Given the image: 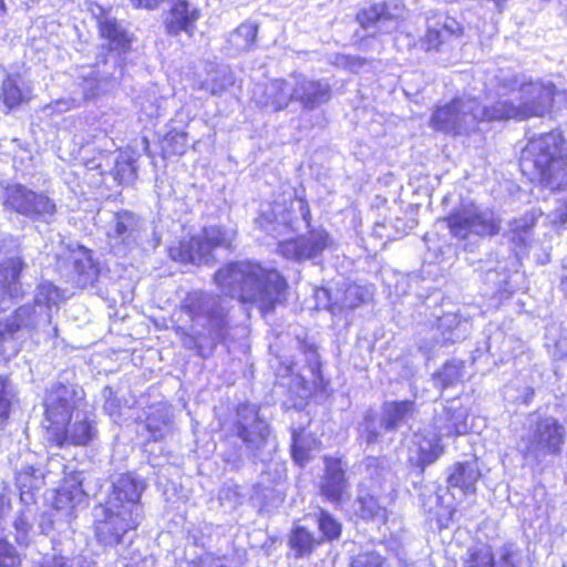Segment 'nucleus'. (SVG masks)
<instances>
[{"label": "nucleus", "mask_w": 567, "mask_h": 567, "mask_svg": "<svg viewBox=\"0 0 567 567\" xmlns=\"http://www.w3.org/2000/svg\"><path fill=\"white\" fill-rule=\"evenodd\" d=\"M145 487L144 480L131 473L121 474L113 481L105 502L93 509L94 534L100 544L116 546L138 527L143 519L140 499Z\"/></svg>", "instance_id": "1"}, {"label": "nucleus", "mask_w": 567, "mask_h": 567, "mask_svg": "<svg viewBox=\"0 0 567 567\" xmlns=\"http://www.w3.org/2000/svg\"><path fill=\"white\" fill-rule=\"evenodd\" d=\"M220 290L243 303H251L265 315L280 302L287 288L285 278L259 262L238 261L220 268L215 275Z\"/></svg>", "instance_id": "2"}, {"label": "nucleus", "mask_w": 567, "mask_h": 567, "mask_svg": "<svg viewBox=\"0 0 567 567\" xmlns=\"http://www.w3.org/2000/svg\"><path fill=\"white\" fill-rule=\"evenodd\" d=\"M486 90L498 96L492 114L498 121L544 116L551 107L556 92L551 82H523L508 70H497Z\"/></svg>", "instance_id": "3"}, {"label": "nucleus", "mask_w": 567, "mask_h": 567, "mask_svg": "<svg viewBox=\"0 0 567 567\" xmlns=\"http://www.w3.org/2000/svg\"><path fill=\"white\" fill-rule=\"evenodd\" d=\"M560 143V134L554 132L532 138L519 159L524 173L538 177L551 190L567 189V157L561 154ZM551 221L567 223V200L555 208Z\"/></svg>", "instance_id": "4"}, {"label": "nucleus", "mask_w": 567, "mask_h": 567, "mask_svg": "<svg viewBox=\"0 0 567 567\" xmlns=\"http://www.w3.org/2000/svg\"><path fill=\"white\" fill-rule=\"evenodd\" d=\"M493 113L494 104L482 106L476 99L461 97L439 107L431 117V125L447 134H468L481 121H498L492 117Z\"/></svg>", "instance_id": "5"}, {"label": "nucleus", "mask_w": 567, "mask_h": 567, "mask_svg": "<svg viewBox=\"0 0 567 567\" xmlns=\"http://www.w3.org/2000/svg\"><path fill=\"white\" fill-rule=\"evenodd\" d=\"M566 430L554 416L530 415L528 432L517 442V450L525 458L542 462L546 456L561 453Z\"/></svg>", "instance_id": "6"}, {"label": "nucleus", "mask_w": 567, "mask_h": 567, "mask_svg": "<svg viewBox=\"0 0 567 567\" xmlns=\"http://www.w3.org/2000/svg\"><path fill=\"white\" fill-rule=\"evenodd\" d=\"M61 300L62 293L53 284L41 282L33 306H22L4 322H0V338L13 337L22 328L34 329L41 323H51V310Z\"/></svg>", "instance_id": "7"}, {"label": "nucleus", "mask_w": 567, "mask_h": 567, "mask_svg": "<svg viewBox=\"0 0 567 567\" xmlns=\"http://www.w3.org/2000/svg\"><path fill=\"white\" fill-rule=\"evenodd\" d=\"M235 431L254 458L264 463L271 457L276 444L268 423L259 415L258 405L243 403L238 406Z\"/></svg>", "instance_id": "8"}, {"label": "nucleus", "mask_w": 567, "mask_h": 567, "mask_svg": "<svg viewBox=\"0 0 567 567\" xmlns=\"http://www.w3.org/2000/svg\"><path fill=\"white\" fill-rule=\"evenodd\" d=\"M182 309L195 324L204 328L203 331H195L196 334L205 336L207 333L213 341L226 339V308L221 305L219 297L203 291H193L184 299Z\"/></svg>", "instance_id": "9"}, {"label": "nucleus", "mask_w": 567, "mask_h": 567, "mask_svg": "<svg viewBox=\"0 0 567 567\" xmlns=\"http://www.w3.org/2000/svg\"><path fill=\"white\" fill-rule=\"evenodd\" d=\"M2 205L6 209L20 214L31 220L50 224L56 205L43 192H34L22 184H9L4 187Z\"/></svg>", "instance_id": "10"}, {"label": "nucleus", "mask_w": 567, "mask_h": 567, "mask_svg": "<svg viewBox=\"0 0 567 567\" xmlns=\"http://www.w3.org/2000/svg\"><path fill=\"white\" fill-rule=\"evenodd\" d=\"M84 395L83 389L76 384L56 383L49 389L44 400L45 416L50 422L49 434L53 429L66 425L73 414L74 417H80L85 405Z\"/></svg>", "instance_id": "11"}, {"label": "nucleus", "mask_w": 567, "mask_h": 567, "mask_svg": "<svg viewBox=\"0 0 567 567\" xmlns=\"http://www.w3.org/2000/svg\"><path fill=\"white\" fill-rule=\"evenodd\" d=\"M446 221L451 234L460 239L470 235L493 236L499 231V221L494 213L473 203L462 204Z\"/></svg>", "instance_id": "12"}, {"label": "nucleus", "mask_w": 567, "mask_h": 567, "mask_svg": "<svg viewBox=\"0 0 567 567\" xmlns=\"http://www.w3.org/2000/svg\"><path fill=\"white\" fill-rule=\"evenodd\" d=\"M465 332L466 323H463L456 313H446L431 328L429 337L420 339L419 349L430 355L437 347H445L463 339Z\"/></svg>", "instance_id": "13"}, {"label": "nucleus", "mask_w": 567, "mask_h": 567, "mask_svg": "<svg viewBox=\"0 0 567 567\" xmlns=\"http://www.w3.org/2000/svg\"><path fill=\"white\" fill-rule=\"evenodd\" d=\"M329 244L328 233L323 229H315L296 239L281 241L278 248L287 259L302 261L317 258Z\"/></svg>", "instance_id": "14"}, {"label": "nucleus", "mask_w": 567, "mask_h": 567, "mask_svg": "<svg viewBox=\"0 0 567 567\" xmlns=\"http://www.w3.org/2000/svg\"><path fill=\"white\" fill-rule=\"evenodd\" d=\"M292 101L303 109L315 110L331 99V86L324 80H312L302 75L291 78Z\"/></svg>", "instance_id": "15"}, {"label": "nucleus", "mask_w": 567, "mask_h": 567, "mask_svg": "<svg viewBox=\"0 0 567 567\" xmlns=\"http://www.w3.org/2000/svg\"><path fill=\"white\" fill-rule=\"evenodd\" d=\"M495 560L492 549L486 545L471 547L467 550L466 567H520L522 554L513 544L503 545Z\"/></svg>", "instance_id": "16"}, {"label": "nucleus", "mask_w": 567, "mask_h": 567, "mask_svg": "<svg viewBox=\"0 0 567 567\" xmlns=\"http://www.w3.org/2000/svg\"><path fill=\"white\" fill-rule=\"evenodd\" d=\"M463 34L462 24L454 18L443 13L427 19V31L424 37L426 50H439L444 44L458 39Z\"/></svg>", "instance_id": "17"}, {"label": "nucleus", "mask_w": 567, "mask_h": 567, "mask_svg": "<svg viewBox=\"0 0 567 567\" xmlns=\"http://www.w3.org/2000/svg\"><path fill=\"white\" fill-rule=\"evenodd\" d=\"M74 419L73 423L69 422L66 425H62V429H53L50 439L58 446L62 447L65 444L86 445L95 437L96 430L93 421L90 420L84 410L81 411L80 417Z\"/></svg>", "instance_id": "18"}, {"label": "nucleus", "mask_w": 567, "mask_h": 567, "mask_svg": "<svg viewBox=\"0 0 567 567\" xmlns=\"http://www.w3.org/2000/svg\"><path fill=\"white\" fill-rule=\"evenodd\" d=\"M252 99L261 107L274 112L287 107L289 102L292 101L291 79H277L265 85H256L252 92Z\"/></svg>", "instance_id": "19"}, {"label": "nucleus", "mask_w": 567, "mask_h": 567, "mask_svg": "<svg viewBox=\"0 0 567 567\" xmlns=\"http://www.w3.org/2000/svg\"><path fill=\"white\" fill-rule=\"evenodd\" d=\"M140 233V220L136 215L124 210L113 215L106 228L110 245L114 249L128 246L136 240Z\"/></svg>", "instance_id": "20"}, {"label": "nucleus", "mask_w": 567, "mask_h": 567, "mask_svg": "<svg viewBox=\"0 0 567 567\" xmlns=\"http://www.w3.org/2000/svg\"><path fill=\"white\" fill-rule=\"evenodd\" d=\"M326 471L320 483L321 495L329 502L338 505L348 493V482L344 470L338 458L324 457Z\"/></svg>", "instance_id": "21"}, {"label": "nucleus", "mask_w": 567, "mask_h": 567, "mask_svg": "<svg viewBox=\"0 0 567 567\" xmlns=\"http://www.w3.org/2000/svg\"><path fill=\"white\" fill-rule=\"evenodd\" d=\"M169 257L183 264H209L213 261V255H209V247L205 244L200 235L184 238L169 247Z\"/></svg>", "instance_id": "22"}, {"label": "nucleus", "mask_w": 567, "mask_h": 567, "mask_svg": "<svg viewBox=\"0 0 567 567\" xmlns=\"http://www.w3.org/2000/svg\"><path fill=\"white\" fill-rule=\"evenodd\" d=\"M466 420L467 411L453 400L435 417L434 426L443 436L463 435L468 431Z\"/></svg>", "instance_id": "23"}, {"label": "nucleus", "mask_w": 567, "mask_h": 567, "mask_svg": "<svg viewBox=\"0 0 567 567\" xmlns=\"http://www.w3.org/2000/svg\"><path fill=\"white\" fill-rule=\"evenodd\" d=\"M199 19V11L186 0H176L165 21L169 34L177 35L182 31L192 34L196 21Z\"/></svg>", "instance_id": "24"}, {"label": "nucleus", "mask_w": 567, "mask_h": 567, "mask_svg": "<svg viewBox=\"0 0 567 567\" xmlns=\"http://www.w3.org/2000/svg\"><path fill=\"white\" fill-rule=\"evenodd\" d=\"M25 266L21 256L7 258L0 266V303L7 297L12 299L21 293L19 278Z\"/></svg>", "instance_id": "25"}, {"label": "nucleus", "mask_w": 567, "mask_h": 567, "mask_svg": "<svg viewBox=\"0 0 567 567\" xmlns=\"http://www.w3.org/2000/svg\"><path fill=\"white\" fill-rule=\"evenodd\" d=\"M447 484L460 488L464 494L475 493V484L481 473L475 460L458 462L449 470Z\"/></svg>", "instance_id": "26"}, {"label": "nucleus", "mask_w": 567, "mask_h": 567, "mask_svg": "<svg viewBox=\"0 0 567 567\" xmlns=\"http://www.w3.org/2000/svg\"><path fill=\"white\" fill-rule=\"evenodd\" d=\"M414 411V402L409 400L385 402L382 406L381 425L385 431L394 432L413 416Z\"/></svg>", "instance_id": "27"}, {"label": "nucleus", "mask_w": 567, "mask_h": 567, "mask_svg": "<svg viewBox=\"0 0 567 567\" xmlns=\"http://www.w3.org/2000/svg\"><path fill=\"white\" fill-rule=\"evenodd\" d=\"M440 432L435 433L430 429H424L414 435L419 462L422 465L434 463L443 453V446L440 443Z\"/></svg>", "instance_id": "28"}, {"label": "nucleus", "mask_w": 567, "mask_h": 567, "mask_svg": "<svg viewBox=\"0 0 567 567\" xmlns=\"http://www.w3.org/2000/svg\"><path fill=\"white\" fill-rule=\"evenodd\" d=\"M85 496L81 482L75 480L72 484L65 483L56 491L53 506L55 511L65 512V516H69L73 508L85 502Z\"/></svg>", "instance_id": "29"}, {"label": "nucleus", "mask_w": 567, "mask_h": 567, "mask_svg": "<svg viewBox=\"0 0 567 567\" xmlns=\"http://www.w3.org/2000/svg\"><path fill=\"white\" fill-rule=\"evenodd\" d=\"M235 83V76L227 65H210L207 78L202 83V89L210 92L213 95L220 94L231 87Z\"/></svg>", "instance_id": "30"}, {"label": "nucleus", "mask_w": 567, "mask_h": 567, "mask_svg": "<svg viewBox=\"0 0 567 567\" xmlns=\"http://www.w3.org/2000/svg\"><path fill=\"white\" fill-rule=\"evenodd\" d=\"M72 264L79 286L85 287L92 285L97 278L99 271L93 264L90 250L84 248L79 249L72 257Z\"/></svg>", "instance_id": "31"}, {"label": "nucleus", "mask_w": 567, "mask_h": 567, "mask_svg": "<svg viewBox=\"0 0 567 567\" xmlns=\"http://www.w3.org/2000/svg\"><path fill=\"white\" fill-rule=\"evenodd\" d=\"M319 450V441L303 430L292 433V457L296 463L302 466L311 456V453Z\"/></svg>", "instance_id": "32"}, {"label": "nucleus", "mask_w": 567, "mask_h": 567, "mask_svg": "<svg viewBox=\"0 0 567 567\" xmlns=\"http://www.w3.org/2000/svg\"><path fill=\"white\" fill-rule=\"evenodd\" d=\"M145 427L153 441L164 439L172 431V416L169 410L161 405L146 419Z\"/></svg>", "instance_id": "33"}, {"label": "nucleus", "mask_w": 567, "mask_h": 567, "mask_svg": "<svg viewBox=\"0 0 567 567\" xmlns=\"http://www.w3.org/2000/svg\"><path fill=\"white\" fill-rule=\"evenodd\" d=\"M99 24L101 35L109 41L111 50H125L128 47L130 38L115 19L104 17Z\"/></svg>", "instance_id": "34"}, {"label": "nucleus", "mask_w": 567, "mask_h": 567, "mask_svg": "<svg viewBox=\"0 0 567 567\" xmlns=\"http://www.w3.org/2000/svg\"><path fill=\"white\" fill-rule=\"evenodd\" d=\"M37 515L38 508L33 507H22L18 512L13 522V527L16 530V539L19 544H29Z\"/></svg>", "instance_id": "35"}, {"label": "nucleus", "mask_w": 567, "mask_h": 567, "mask_svg": "<svg viewBox=\"0 0 567 567\" xmlns=\"http://www.w3.org/2000/svg\"><path fill=\"white\" fill-rule=\"evenodd\" d=\"M258 27L252 22L241 23L228 38V43L236 51H249L257 38Z\"/></svg>", "instance_id": "36"}, {"label": "nucleus", "mask_w": 567, "mask_h": 567, "mask_svg": "<svg viewBox=\"0 0 567 567\" xmlns=\"http://www.w3.org/2000/svg\"><path fill=\"white\" fill-rule=\"evenodd\" d=\"M17 484L20 489V502L22 507L38 508L35 491L40 487L41 478L33 476L29 471H24L17 475Z\"/></svg>", "instance_id": "37"}, {"label": "nucleus", "mask_w": 567, "mask_h": 567, "mask_svg": "<svg viewBox=\"0 0 567 567\" xmlns=\"http://www.w3.org/2000/svg\"><path fill=\"white\" fill-rule=\"evenodd\" d=\"M321 543L308 529L302 526H296L290 535L289 545L295 551L296 557L309 555L312 549Z\"/></svg>", "instance_id": "38"}, {"label": "nucleus", "mask_w": 567, "mask_h": 567, "mask_svg": "<svg viewBox=\"0 0 567 567\" xmlns=\"http://www.w3.org/2000/svg\"><path fill=\"white\" fill-rule=\"evenodd\" d=\"M202 238L209 247V255L214 248L221 247L229 249L236 236L234 229H226L224 227L210 226L203 229Z\"/></svg>", "instance_id": "39"}, {"label": "nucleus", "mask_w": 567, "mask_h": 567, "mask_svg": "<svg viewBox=\"0 0 567 567\" xmlns=\"http://www.w3.org/2000/svg\"><path fill=\"white\" fill-rule=\"evenodd\" d=\"M355 512L363 519H374L384 523L388 518L386 508L374 496L369 494L358 497Z\"/></svg>", "instance_id": "40"}, {"label": "nucleus", "mask_w": 567, "mask_h": 567, "mask_svg": "<svg viewBox=\"0 0 567 567\" xmlns=\"http://www.w3.org/2000/svg\"><path fill=\"white\" fill-rule=\"evenodd\" d=\"M362 467L365 475L380 486L391 477V470L384 457L369 456L363 461Z\"/></svg>", "instance_id": "41"}, {"label": "nucleus", "mask_w": 567, "mask_h": 567, "mask_svg": "<svg viewBox=\"0 0 567 567\" xmlns=\"http://www.w3.org/2000/svg\"><path fill=\"white\" fill-rule=\"evenodd\" d=\"M1 99L8 111L18 107L23 102L24 96L18 85L17 78L8 75L4 79L1 87Z\"/></svg>", "instance_id": "42"}, {"label": "nucleus", "mask_w": 567, "mask_h": 567, "mask_svg": "<svg viewBox=\"0 0 567 567\" xmlns=\"http://www.w3.org/2000/svg\"><path fill=\"white\" fill-rule=\"evenodd\" d=\"M464 377V365L461 361H450L436 374L437 382L442 388H447L461 382Z\"/></svg>", "instance_id": "43"}, {"label": "nucleus", "mask_w": 567, "mask_h": 567, "mask_svg": "<svg viewBox=\"0 0 567 567\" xmlns=\"http://www.w3.org/2000/svg\"><path fill=\"white\" fill-rule=\"evenodd\" d=\"M388 7H389V4H386V3L370 6L369 8L361 10L357 14V20L363 29H369V28L378 29L379 24L381 22V19L383 17V14L385 13Z\"/></svg>", "instance_id": "44"}, {"label": "nucleus", "mask_w": 567, "mask_h": 567, "mask_svg": "<svg viewBox=\"0 0 567 567\" xmlns=\"http://www.w3.org/2000/svg\"><path fill=\"white\" fill-rule=\"evenodd\" d=\"M163 152L165 156L183 155L187 150V134L171 131L163 140Z\"/></svg>", "instance_id": "45"}, {"label": "nucleus", "mask_w": 567, "mask_h": 567, "mask_svg": "<svg viewBox=\"0 0 567 567\" xmlns=\"http://www.w3.org/2000/svg\"><path fill=\"white\" fill-rule=\"evenodd\" d=\"M371 298V292L368 288L359 285H349L343 293L342 306L348 309H353L367 302Z\"/></svg>", "instance_id": "46"}, {"label": "nucleus", "mask_w": 567, "mask_h": 567, "mask_svg": "<svg viewBox=\"0 0 567 567\" xmlns=\"http://www.w3.org/2000/svg\"><path fill=\"white\" fill-rule=\"evenodd\" d=\"M318 526L323 539L334 540L340 537L341 524L328 512L320 509L318 517Z\"/></svg>", "instance_id": "47"}, {"label": "nucleus", "mask_w": 567, "mask_h": 567, "mask_svg": "<svg viewBox=\"0 0 567 567\" xmlns=\"http://www.w3.org/2000/svg\"><path fill=\"white\" fill-rule=\"evenodd\" d=\"M350 567H390V565L379 553L367 550L353 556Z\"/></svg>", "instance_id": "48"}, {"label": "nucleus", "mask_w": 567, "mask_h": 567, "mask_svg": "<svg viewBox=\"0 0 567 567\" xmlns=\"http://www.w3.org/2000/svg\"><path fill=\"white\" fill-rule=\"evenodd\" d=\"M359 435L368 445L375 444L380 439V431L377 420L371 413L364 416V422L360 425Z\"/></svg>", "instance_id": "49"}, {"label": "nucleus", "mask_w": 567, "mask_h": 567, "mask_svg": "<svg viewBox=\"0 0 567 567\" xmlns=\"http://www.w3.org/2000/svg\"><path fill=\"white\" fill-rule=\"evenodd\" d=\"M82 90L86 100L94 99L101 91L103 82L97 78L96 72L92 69L84 71L82 74Z\"/></svg>", "instance_id": "50"}, {"label": "nucleus", "mask_w": 567, "mask_h": 567, "mask_svg": "<svg viewBox=\"0 0 567 567\" xmlns=\"http://www.w3.org/2000/svg\"><path fill=\"white\" fill-rule=\"evenodd\" d=\"M396 12H392L390 7H388L385 13L383 14L381 22L379 24L378 30L382 33H391L396 31L400 28L401 21V12L402 9L399 7L393 8Z\"/></svg>", "instance_id": "51"}, {"label": "nucleus", "mask_w": 567, "mask_h": 567, "mask_svg": "<svg viewBox=\"0 0 567 567\" xmlns=\"http://www.w3.org/2000/svg\"><path fill=\"white\" fill-rule=\"evenodd\" d=\"M12 391L9 388L8 379L0 377V425L9 417Z\"/></svg>", "instance_id": "52"}, {"label": "nucleus", "mask_w": 567, "mask_h": 567, "mask_svg": "<svg viewBox=\"0 0 567 567\" xmlns=\"http://www.w3.org/2000/svg\"><path fill=\"white\" fill-rule=\"evenodd\" d=\"M20 558L14 547L4 539H0V567H19Z\"/></svg>", "instance_id": "53"}, {"label": "nucleus", "mask_w": 567, "mask_h": 567, "mask_svg": "<svg viewBox=\"0 0 567 567\" xmlns=\"http://www.w3.org/2000/svg\"><path fill=\"white\" fill-rule=\"evenodd\" d=\"M33 567H74L71 558L58 554H45Z\"/></svg>", "instance_id": "54"}, {"label": "nucleus", "mask_w": 567, "mask_h": 567, "mask_svg": "<svg viewBox=\"0 0 567 567\" xmlns=\"http://www.w3.org/2000/svg\"><path fill=\"white\" fill-rule=\"evenodd\" d=\"M534 225V218L525 216L519 220H515L513 223V231L515 236L513 237L514 240H519L523 244H526L527 235L530 230V228Z\"/></svg>", "instance_id": "55"}, {"label": "nucleus", "mask_w": 567, "mask_h": 567, "mask_svg": "<svg viewBox=\"0 0 567 567\" xmlns=\"http://www.w3.org/2000/svg\"><path fill=\"white\" fill-rule=\"evenodd\" d=\"M185 567H229L225 558L214 557L206 554L198 558V560L187 561Z\"/></svg>", "instance_id": "56"}, {"label": "nucleus", "mask_w": 567, "mask_h": 567, "mask_svg": "<svg viewBox=\"0 0 567 567\" xmlns=\"http://www.w3.org/2000/svg\"><path fill=\"white\" fill-rule=\"evenodd\" d=\"M102 396L104 399L103 410L109 415H115L120 410V402L115 396V393L112 388L105 386L102 391Z\"/></svg>", "instance_id": "57"}, {"label": "nucleus", "mask_w": 567, "mask_h": 567, "mask_svg": "<svg viewBox=\"0 0 567 567\" xmlns=\"http://www.w3.org/2000/svg\"><path fill=\"white\" fill-rule=\"evenodd\" d=\"M39 529L42 534H48L53 529V519L50 515L43 514L39 522Z\"/></svg>", "instance_id": "58"}, {"label": "nucleus", "mask_w": 567, "mask_h": 567, "mask_svg": "<svg viewBox=\"0 0 567 567\" xmlns=\"http://www.w3.org/2000/svg\"><path fill=\"white\" fill-rule=\"evenodd\" d=\"M136 8L155 9L162 0H131Z\"/></svg>", "instance_id": "59"}, {"label": "nucleus", "mask_w": 567, "mask_h": 567, "mask_svg": "<svg viewBox=\"0 0 567 567\" xmlns=\"http://www.w3.org/2000/svg\"><path fill=\"white\" fill-rule=\"evenodd\" d=\"M560 288L567 295V264L563 266V275L560 278Z\"/></svg>", "instance_id": "60"}, {"label": "nucleus", "mask_w": 567, "mask_h": 567, "mask_svg": "<svg viewBox=\"0 0 567 567\" xmlns=\"http://www.w3.org/2000/svg\"><path fill=\"white\" fill-rule=\"evenodd\" d=\"M259 223L261 225V227H264L265 229H267V225L266 224H269V213L268 212H264L259 218Z\"/></svg>", "instance_id": "61"}, {"label": "nucleus", "mask_w": 567, "mask_h": 567, "mask_svg": "<svg viewBox=\"0 0 567 567\" xmlns=\"http://www.w3.org/2000/svg\"><path fill=\"white\" fill-rule=\"evenodd\" d=\"M9 505H10L9 501H7L4 496H0V515L3 513L4 506H9Z\"/></svg>", "instance_id": "62"}, {"label": "nucleus", "mask_w": 567, "mask_h": 567, "mask_svg": "<svg viewBox=\"0 0 567 567\" xmlns=\"http://www.w3.org/2000/svg\"><path fill=\"white\" fill-rule=\"evenodd\" d=\"M300 208H301L303 218L307 220V218L309 217V209H308L307 205L305 203L300 202Z\"/></svg>", "instance_id": "63"}, {"label": "nucleus", "mask_w": 567, "mask_h": 567, "mask_svg": "<svg viewBox=\"0 0 567 567\" xmlns=\"http://www.w3.org/2000/svg\"><path fill=\"white\" fill-rule=\"evenodd\" d=\"M4 11H6L4 2H3V0H0V16L3 14Z\"/></svg>", "instance_id": "64"}]
</instances>
